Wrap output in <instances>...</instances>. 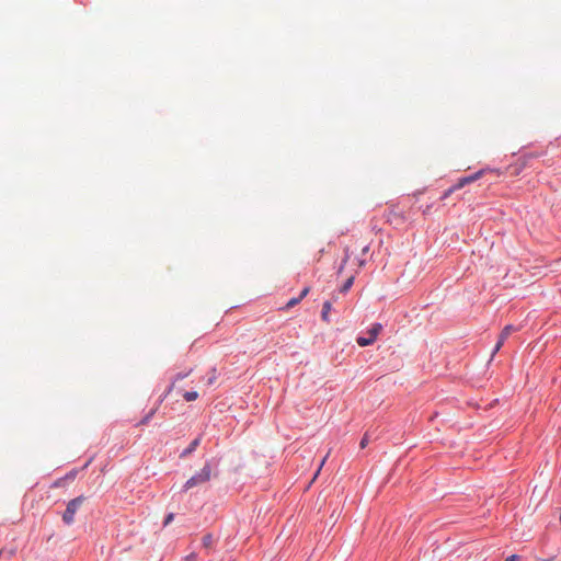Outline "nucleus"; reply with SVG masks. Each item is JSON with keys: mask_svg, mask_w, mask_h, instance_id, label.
Here are the masks:
<instances>
[{"mask_svg": "<svg viewBox=\"0 0 561 561\" xmlns=\"http://www.w3.org/2000/svg\"><path fill=\"white\" fill-rule=\"evenodd\" d=\"M381 330H382V325L380 323H375L371 327V329L368 331L369 335H367V337L358 336L356 339L357 344L359 346H368V345L373 344L377 340Z\"/></svg>", "mask_w": 561, "mask_h": 561, "instance_id": "nucleus-3", "label": "nucleus"}, {"mask_svg": "<svg viewBox=\"0 0 561 561\" xmlns=\"http://www.w3.org/2000/svg\"><path fill=\"white\" fill-rule=\"evenodd\" d=\"M84 500H85V497L81 495V496H78V497L71 500L67 504L66 511L64 512V515H62V520L67 525H71L75 522V515H76L77 511L80 508V506L82 505V503L84 502Z\"/></svg>", "mask_w": 561, "mask_h": 561, "instance_id": "nucleus-2", "label": "nucleus"}, {"mask_svg": "<svg viewBox=\"0 0 561 561\" xmlns=\"http://www.w3.org/2000/svg\"><path fill=\"white\" fill-rule=\"evenodd\" d=\"M183 398L185 401L191 402L198 398V393L196 391H186L183 393Z\"/></svg>", "mask_w": 561, "mask_h": 561, "instance_id": "nucleus-8", "label": "nucleus"}, {"mask_svg": "<svg viewBox=\"0 0 561 561\" xmlns=\"http://www.w3.org/2000/svg\"><path fill=\"white\" fill-rule=\"evenodd\" d=\"M353 282H354V277H353V276H351V277H350V278L344 283V285L342 286L341 291H342V293H346V291L351 288V286L353 285Z\"/></svg>", "mask_w": 561, "mask_h": 561, "instance_id": "nucleus-9", "label": "nucleus"}, {"mask_svg": "<svg viewBox=\"0 0 561 561\" xmlns=\"http://www.w3.org/2000/svg\"><path fill=\"white\" fill-rule=\"evenodd\" d=\"M328 456H329V454H328V455L322 459V461H321V463H320V466H319V469L317 470V472H316V474H314L313 479H316V478L318 477V474H319V472H320V470H321L322 466L324 465V462H325V460H327Z\"/></svg>", "mask_w": 561, "mask_h": 561, "instance_id": "nucleus-17", "label": "nucleus"}, {"mask_svg": "<svg viewBox=\"0 0 561 561\" xmlns=\"http://www.w3.org/2000/svg\"><path fill=\"white\" fill-rule=\"evenodd\" d=\"M301 301V299L298 297L291 298L285 306V309H290L294 306L298 305Z\"/></svg>", "mask_w": 561, "mask_h": 561, "instance_id": "nucleus-10", "label": "nucleus"}, {"mask_svg": "<svg viewBox=\"0 0 561 561\" xmlns=\"http://www.w3.org/2000/svg\"><path fill=\"white\" fill-rule=\"evenodd\" d=\"M504 342H505V341H502V340H501V337L499 336V341H497V343L495 344V347H494V350H493V354H492V356L501 350V347L503 346Z\"/></svg>", "mask_w": 561, "mask_h": 561, "instance_id": "nucleus-12", "label": "nucleus"}, {"mask_svg": "<svg viewBox=\"0 0 561 561\" xmlns=\"http://www.w3.org/2000/svg\"><path fill=\"white\" fill-rule=\"evenodd\" d=\"M519 557L516 554H512L505 559V561H518Z\"/></svg>", "mask_w": 561, "mask_h": 561, "instance_id": "nucleus-19", "label": "nucleus"}, {"mask_svg": "<svg viewBox=\"0 0 561 561\" xmlns=\"http://www.w3.org/2000/svg\"><path fill=\"white\" fill-rule=\"evenodd\" d=\"M154 414V410H151L145 417L144 420L140 422V424H146L151 417L152 415Z\"/></svg>", "mask_w": 561, "mask_h": 561, "instance_id": "nucleus-16", "label": "nucleus"}, {"mask_svg": "<svg viewBox=\"0 0 561 561\" xmlns=\"http://www.w3.org/2000/svg\"><path fill=\"white\" fill-rule=\"evenodd\" d=\"M516 331H517V328H516V327H514V325H512V324H508V325H506V327L502 330V332H501V334H500V337H501V340H502V341H505V340H507V337H508L513 332H516Z\"/></svg>", "mask_w": 561, "mask_h": 561, "instance_id": "nucleus-6", "label": "nucleus"}, {"mask_svg": "<svg viewBox=\"0 0 561 561\" xmlns=\"http://www.w3.org/2000/svg\"><path fill=\"white\" fill-rule=\"evenodd\" d=\"M210 478H211V468H210L209 463H206L199 472H197L196 474L191 477L185 482L183 489H184V491H187L194 486H197L199 484L208 482L210 480Z\"/></svg>", "mask_w": 561, "mask_h": 561, "instance_id": "nucleus-1", "label": "nucleus"}, {"mask_svg": "<svg viewBox=\"0 0 561 561\" xmlns=\"http://www.w3.org/2000/svg\"><path fill=\"white\" fill-rule=\"evenodd\" d=\"M199 442H201L199 438H195L190 444V446L182 453V456H186V455L191 454L193 450H195V448L199 445Z\"/></svg>", "mask_w": 561, "mask_h": 561, "instance_id": "nucleus-7", "label": "nucleus"}, {"mask_svg": "<svg viewBox=\"0 0 561 561\" xmlns=\"http://www.w3.org/2000/svg\"><path fill=\"white\" fill-rule=\"evenodd\" d=\"M369 443L368 435L365 434L359 443L360 448H365Z\"/></svg>", "mask_w": 561, "mask_h": 561, "instance_id": "nucleus-14", "label": "nucleus"}, {"mask_svg": "<svg viewBox=\"0 0 561 561\" xmlns=\"http://www.w3.org/2000/svg\"><path fill=\"white\" fill-rule=\"evenodd\" d=\"M174 519V514L173 513H169L163 522V525L164 526H168L172 520Z\"/></svg>", "mask_w": 561, "mask_h": 561, "instance_id": "nucleus-15", "label": "nucleus"}, {"mask_svg": "<svg viewBox=\"0 0 561 561\" xmlns=\"http://www.w3.org/2000/svg\"><path fill=\"white\" fill-rule=\"evenodd\" d=\"M483 171H478L477 173L472 174V175H469V176H465V178H461L459 179V181L453 185L450 188H448L445 194H444V197H447L449 196L451 193L462 188L465 185L467 184H470L472 182H474L476 180H478L481 175H482Z\"/></svg>", "mask_w": 561, "mask_h": 561, "instance_id": "nucleus-4", "label": "nucleus"}, {"mask_svg": "<svg viewBox=\"0 0 561 561\" xmlns=\"http://www.w3.org/2000/svg\"><path fill=\"white\" fill-rule=\"evenodd\" d=\"M308 293H309V288L308 287L304 288L299 295V298L302 300L308 295Z\"/></svg>", "mask_w": 561, "mask_h": 561, "instance_id": "nucleus-18", "label": "nucleus"}, {"mask_svg": "<svg viewBox=\"0 0 561 561\" xmlns=\"http://www.w3.org/2000/svg\"><path fill=\"white\" fill-rule=\"evenodd\" d=\"M331 309H332V304L330 301H324L323 307H322V312H321V318L324 322L330 321L329 313H330Z\"/></svg>", "mask_w": 561, "mask_h": 561, "instance_id": "nucleus-5", "label": "nucleus"}, {"mask_svg": "<svg viewBox=\"0 0 561 561\" xmlns=\"http://www.w3.org/2000/svg\"><path fill=\"white\" fill-rule=\"evenodd\" d=\"M196 559L197 557L194 553H191L190 556L186 557V561H196Z\"/></svg>", "mask_w": 561, "mask_h": 561, "instance_id": "nucleus-20", "label": "nucleus"}, {"mask_svg": "<svg viewBox=\"0 0 561 561\" xmlns=\"http://www.w3.org/2000/svg\"><path fill=\"white\" fill-rule=\"evenodd\" d=\"M504 342H505V341H502V340H501V337L499 336V341H497V343L495 344V347H494V350H493V354H492V356L501 350V347L503 346Z\"/></svg>", "mask_w": 561, "mask_h": 561, "instance_id": "nucleus-13", "label": "nucleus"}, {"mask_svg": "<svg viewBox=\"0 0 561 561\" xmlns=\"http://www.w3.org/2000/svg\"><path fill=\"white\" fill-rule=\"evenodd\" d=\"M61 482H62V479H60V480L56 481V482H55V486H59V485H61Z\"/></svg>", "mask_w": 561, "mask_h": 561, "instance_id": "nucleus-21", "label": "nucleus"}, {"mask_svg": "<svg viewBox=\"0 0 561 561\" xmlns=\"http://www.w3.org/2000/svg\"><path fill=\"white\" fill-rule=\"evenodd\" d=\"M211 543H213V537H211V535H209V534H208V535H205V536L203 537V545H204L206 548H208V547H210V546H211Z\"/></svg>", "mask_w": 561, "mask_h": 561, "instance_id": "nucleus-11", "label": "nucleus"}]
</instances>
